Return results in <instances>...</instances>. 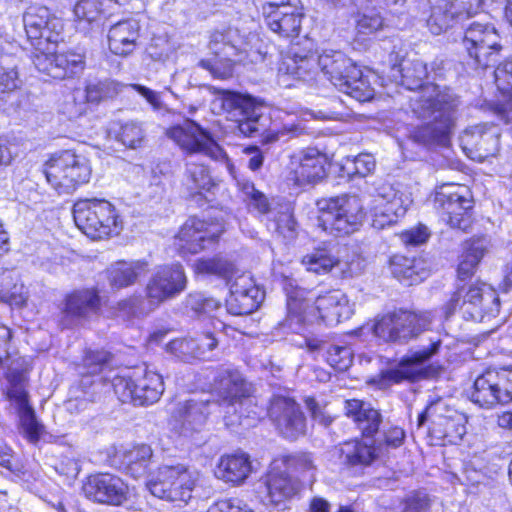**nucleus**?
I'll list each match as a JSON object with an SVG mask.
<instances>
[{"label": "nucleus", "mask_w": 512, "mask_h": 512, "mask_svg": "<svg viewBox=\"0 0 512 512\" xmlns=\"http://www.w3.org/2000/svg\"><path fill=\"white\" fill-rule=\"evenodd\" d=\"M392 71L393 77H397L396 73L401 76V85L415 91L410 98L413 114L427 121L414 132V140L447 146L454 124V110L458 105L457 97L448 88L441 89L432 83L424 85L428 72L420 59H404L399 65L394 64Z\"/></svg>", "instance_id": "obj_1"}, {"label": "nucleus", "mask_w": 512, "mask_h": 512, "mask_svg": "<svg viewBox=\"0 0 512 512\" xmlns=\"http://www.w3.org/2000/svg\"><path fill=\"white\" fill-rule=\"evenodd\" d=\"M28 39L33 47L32 60L40 72L53 78L72 77L84 68L80 53H57L63 30L62 20L46 7L30 8L23 16Z\"/></svg>", "instance_id": "obj_2"}, {"label": "nucleus", "mask_w": 512, "mask_h": 512, "mask_svg": "<svg viewBox=\"0 0 512 512\" xmlns=\"http://www.w3.org/2000/svg\"><path fill=\"white\" fill-rule=\"evenodd\" d=\"M285 289L288 313L283 327L293 333L302 334L306 325L320 321L334 326L353 315V308L341 290H330L315 297L291 282Z\"/></svg>", "instance_id": "obj_3"}, {"label": "nucleus", "mask_w": 512, "mask_h": 512, "mask_svg": "<svg viewBox=\"0 0 512 512\" xmlns=\"http://www.w3.org/2000/svg\"><path fill=\"white\" fill-rule=\"evenodd\" d=\"M211 106L214 113L225 114L229 120L235 122L241 134L247 137H260L264 144L280 141L294 131L293 127L267 129L269 119L263 116L261 107L251 97L236 92L218 91Z\"/></svg>", "instance_id": "obj_4"}, {"label": "nucleus", "mask_w": 512, "mask_h": 512, "mask_svg": "<svg viewBox=\"0 0 512 512\" xmlns=\"http://www.w3.org/2000/svg\"><path fill=\"white\" fill-rule=\"evenodd\" d=\"M346 415L357 423L359 429L366 438L378 431L381 416L380 413L360 400L345 401ZM381 453L380 447L376 448L373 441H355L345 443L341 448L343 462L349 466L369 465Z\"/></svg>", "instance_id": "obj_5"}, {"label": "nucleus", "mask_w": 512, "mask_h": 512, "mask_svg": "<svg viewBox=\"0 0 512 512\" xmlns=\"http://www.w3.org/2000/svg\"><path fill=\"white\" fill-rule=\"evenodd\" d=\"M213 390L227 404L228 409H233L234 412H237L238 408L242 412L244 408L254 406V400L249 397V384L236 369H220L214 378ZM263 414V409L255 405V409L249 411L245 417L242 415L225 416V423L229 427L237 425L249 427L254 425Z\"/></svg>", "instance_id": "obj_6"}, {"label": "nucleus", "mask_w": 512, "mask_h": 512, "mask_svg": "<svg viewBox=\"0 0 512 512\" xmlns=\"http://www.w3.org/2000/svg\"><path fill=\"white\" fill-rule=\"evenodd\" d=\"M77 227L93 240L107 239L120 234L123 219L118 209L105 199H82L73 207Z\"/></svg>", "instance_id": "obj_7"}, {"label": "nucleus", "mask_w": 512, "mask_h": 512, "mask_svg": "<svg viewBox=\"0 0 512 512\" xmlns=\"http://www.w3.org/2000/svg\"><path fill=\"white\" fill-rule=\"evenodd\" d=\"M318 225L329 234L349 235L362 225L365 213L361 199L356 195L322 198L316 203Z\"/></svg>", "instance_id": "obj_8"}, {"label": "nucleus", "mask_w": 512, "mask_h": 512, "mask_svg": "<svg viewBox=\"0 0 512 512\" xmlns=\"http://www.w3.org/2000/svg\"><path fill=\"white\" fill-rule=\"evenodd\" d=\"M112 386L121 402L134 405L153 404L164 392L162 376L147 367L122 370L112 378Z\"/></svg>", "instance_id": "obj_9"}, {"label": "nucleus", "mask_w": 512, "mask_h": 512, "mask_svg": "<svg viewBox=\"0 0 512 512\" xmlns=\"http://www.w3.org/2000/svg\"><path fill=\"white\" fill-rule=\"evenodd\" d=\"M459 308L466 319L484 322L498 315L500 300L497 292L486 283L462 285L452 295L445 307V315L449 317Z\"/></svg>", "instance_id": "obj_10"}, {"label": "nucleus", "mask_w": 512, "mask_h": 512, "mask_svg": "<svg viewBox=\"0 0 512 512\" xmlns=\"http://www.w3.org/2000/svg\"><path fill=\"white\" fill-rule=\"evenodd\" d=\"M47 182L59 194H70L91 177V166L86 157L72 150L53 154L45 163Z\"/></svg>", "instance_id": "obj_11"}, {"label": "nucleus", "mask_w": 512, "mask_h": 512, "mask_svg": "<svg viewBox=\"0 0 512 512\" xmlns=\"http://www.w3.org/2000/svg\"><path fill=\"white\" fill-rule=\"evenodd\" d=\"M198 480V473L184 465H163L149 475L146 487L150 493L169 502L188 503Z\"/></svg>", "instance_id": "obj_12"}, {"label": "nucleus", "mask_w": 512, "mask_h": 512, "mask_svg": "<svg viewBox=\"0 0 512 512\" xmlns=\"http://www.w3.org/2000/svg\"><path fill=\"white\" fill-rule=\"evenodd\" d=\"M431 323V313L421 314L396 310L377 316L368 329L383 342L405 343L420 334Z\"/></svg>", "instance_id": "obj_13"}, {"label": "nucleus", "mask_w": 512, "mask_h": 512, "mask_svg": "<svg viewBox=\"0 0 512 512\" xmlns=\"http://www.w3.org/2000/svg\"><path fill=\"white\" fill-rule=\"evenodd\" d=\"M15 364H20L21 371L17 367H11L7 374L8 386L6 389L7 398L15 406L19 423L24 437L31 443H37L44 435L45 428L37 420L35 411L29 404L27 383V362L18 359Z\"/></svg>", "instance_id": "obj_14"}, {"label": "nucleus", "mask_w": 512, "mask_h": 512, "mask_svg": "<svg viewBox=\"0 0 512 512\" xmlns=\"http://www.w3.org/2000/svg\"><path fill=\"white\" fill-rule=\"evenodd\" d=\"M167 136L188 154H202L215 161L223 162L230 175L234 176V166L225 151L213 140L210 134L192 120L169 128Z\"/></svg>", "instance_id": "obj_15"}, {"label": "nucleus", "mask_w": 512, "mask_h": 512, "mask_svg": "<svg viewBox=\"0 0 512 512\" xmlns=\"http://www.w3.org/2000/svg\"><path fill=\"white\" fill-rule=\"evenodd\" d=\"M255 39H257L256 35L250 34L244 37L236 29H229L225 33H214L210 48L214 51L215 58L202 60L200 65L210 71L215 78H228L233 71L231 57L237 55L238 52H247L248 48H252V41Z\"/></svg>", "instance_id": "obj_16"}, {"label": "nucleus", "mask_w": 512, "mask_h": 512, "mask_svg": "<svg viewBox=\"0 0 512 512\" xmlns=\"http://www.w3.org/2000/svg\"><path fill=\"white\" fill-rule=\"evenodd\" d=\"M426 420L431 421V436L440 441L441 445L457 444L466 434V415L448 407L442 401L430 404L419 415V425H422Z\"/></svg>", "instance_id": "obj_17"}, {"label": "nucleus", "mask_w": 512, "mask_h": 512, "mask_svg": "<svg viewBox=\"0 0 512 512\" xmlns=\"http://www.w3.org/2000/svg\"><path fill=\"white\" fill-rule=\"evenodd\" d=\"M463 45L476 67L486 68L497 61L502 50L501 36L494 25L473 21L465 30Z\"/></svg>", "instance_id": "obj_18"}, {"label": "nucleus", "mask_w": 512, "mask_h": 512, "mask_svg": "<svg viewBox=\"0 0 512 512\" xmlns=\"http://www.w3.org/2000/svg\"><path fill=\"white\" fill-rule=\"evenodd\" d=\"M470 398L483 408L511 402L512 368L486 370L475 379Z\"/></svg>", "instance_id": "obj_19"}, {"label": "nucleus", "mask_w": 512, "mask_h": 512, "mask_svg": "<svg viewBox=\"0 0 512 512\" xmlns=\"http://www.w3.org/2000/svg\"><path fill=\"white\" fill-rule=\"evenodd\" d=\"M187 286V276L179 263L165 264L155 268L146 285L149 311L181 294Z\"/></svg>", "instance_id": "obj_20"}, {"label": "nucleus", "mask_w": 512, "mask_h": 512, "mask_svg": "<svg viewBox=\"0 0 512 512\" xmlns=\"http://www.w3.org/2000/svg\"><path fill=\"white\" fill-rule=\"evenodd\" d=\"M224 231V224L215 221L189 218L174 237L173 245L178 253L185 257L201 252L214 243Z\"/></svg>", "instance_id": "obj_21"}, {"label": "nucleus", "mask_w": 512, "mask_h": 512, "mask_svg": "<svg viewBox=\"0 0 512 512\" xmlns=\"http://www.w3.org/2000/svg\"><path fill=\"white\" fill-rule=\"evenodd\" d=\"M217 406L216 402L202 398L180 401L171 413L169 428L180 437H192L194 433L203 429L208 415Z\"/></svg>", "instance_id": "obj_22"}, {"label": "nucleus", "mask_w": 512, "mask_h": 512, "mask_svg": "<svg viewBox=\"0 0 512 512\" xmlns=\"http://www.w3.org/2000/svg\"><path fill=\"white\" fill-rule=\"evenodd\" d=\"M471 194L467 186L445 183L437 187L434 203L443 212L444 220L452 227L465 230L469 219L467 211L471 208Z\"/></svg>", "instance_id": "obj_23"}, {"label": "nucleus", "mask_w": 512, "mask_h": 512, "mask_svg": "<svg viewBox=\"0 0 512 512\" xmlns=\"http://www.w3.org/2000/svg\"><path fill=\"white\" fill-rule=\"evenodd\" d=\"M373 200L370 204L372 213V225L377 229H383L404 216L411 199L396 191L391 185L383 183L375 188Z\"/></svg>", "instance_id": "obj_24"}, {"label": "nucleus", "mask_w": 512, "mask_h": 512, "mask_svg": "<svg viewBox=\"0 0 512 512\" xmlns=\"http://www.w3.org/2000/svg\"><path fill=\"white\" fill-rule=\"evenodd\" d=\"M329 159L317 148H306L291 155L287 167V180L297 186L316 183L326 175Z\"/></svg>", "instance_id": "obj_25"}, {"label": "nucleus", "mask_w": 512, "mask_h": 512, "mask_svg": "<svg viewBox=\"0 0 512 512\" xmlns=\"http://www.w3.org/2000/svg\"><path fill=\"white\" fill-rule=\"evenodd\" d=\"M84 496L97 503L120 506L128 499L127 484L109 473L90 475L82 485Z\"/></svg>", "instance_id": "obj_26"}, {"label": "nucleus", "mask_w": 512, "mask_h": 512, "mask_svg": "<svg viewBox=\"0 0 512 512\" xmlns=\"http://www.w3.org/2000/svg\"><path fill=\"white\" fill-rule=\"evenodd\" d=\"M500 130L495 125L478 124L462 133L460 144L472 160L482 162L499 151Z\"/></svg>", "instance_id": "obj_27"}, {"label": "nucleus", "mask_w": 512, "mask_h": 512, "mask_svg": "<svg viewBox=\"0 0 512 512\" xmlns=\"http://www.w3.org/2000/svg\"><path fill=\"white\" fill-rule=\"evenodd\" d=\"M227 283L230 285V296L226 300V307L230 314L246 315L258 309L264 294L249 274L237 272Z\"/></svg>", "instance_id": "obj_28"}, {"label": "nucleus", "mask_w": 512, "mask_h": 512, "mask_svg": "<svg viewBox=\"0 0 512 512\" xmlns=\"http://www.w3.org/2000/svg\"><path fill=\"white\" fill-rule=\"evenodd\" d=\"M265 24L281 37H297L301 30L303 12L291 2L266 3L262 6Z\"/></svg>", "instance_id": "obj_29"}, {"label": "nucleus", "mask_w": 512, "mask_h": 512, "mask_svg": "<svg viewBox=\"0 0 512 512\" xmlns=\"http://www.w3.org/2000/svg\"><path fill=\"white\" fill-rule=\"evenodd\" d=\"M268 415L285 438L295 439L305 433L303 413L290 398L275 397L268 409Z\"/></svg>", "instance_id": "obj_30"}, {"label": "nucleus", "mask_w": 512, "mask_h": 512, "mask_svg": "<svg viewBox=\"0 0 512 512\" xmlns=\"http://www.w3.org/2000/svg\"><path fill=\"white\" fill-rule=\"evenodd\" d=\"M299 481L282 470L279 460L275 461L266 478L264 504L272 506L284 504L299 491Z\"/></svg>", "instance_id": "obj_31"}, {"label": "nucleus", "mask_w": 512, "mask_h": 512, "mask_svg": "<svg viewBox=\"0 0 512 512\" xmlns=\"http://www.w3.org/2000/svg\"><path fill=\"white\" fill-rule=\"evenodd\" d=\"M470 0H433L426 23L430 32L440 35L452 26L453 21L467 11Z\"/></svg>", "instance_id": "obj_32"}, {"label": "nucleus", "mask_w": 512, "mask_h": 512, "mask_svg": "<svg viewBox=\"0 0 512 512\" xmlns=\"http://www.w3.org/2000/svg\"><path fill=\"white\" fill-rule=\"evenodd\" d=\"M317 52L311 49L293 47L290 54L284 58L279 71L304 81L311 80L316 75Z\"/></svg>", "instance_id": "obj_33"}, {"label": "nucleus", "mask_w": 512, "mask_h": 512, "mask_svg": "<svg viewBox=\"0 0 512 512\" xmlns=\"http://www.w3.org/2000/svg\"><path fill=\"white\" fill-rule=\"evenodd\" d=\"M140 25L135 19L119 21L108 31V45L110 51L118 56L131 54L137 45Z\"/></svg>", "instance_id": "obj_34"}, {"label": "nucleus", "mask_w": 512, "mask_h": 512, "mask_svg": "<svg viewBox=\"0 0 512 512\" xmlns=\"http://www.w3.org/2000/svg\"><path fill=\"white\" fill-rule=\"evenodd\" d=\"M355 64L343 52L323 49L317 55L320 72L337 88L344 86V78Z\"/></svg>", "instance_id": "obj_35"}, {"label": "nucleus", "mask_w": 512, "mask_h": 512, "mask_svg": "<svg viewBox=\"0 0 512 512\" xmlns=\"http://www.w3.org/2000/svg\"><path fill=\"white\" fill-rule=\"evenodd\" d=\"M252 462L248 454L236 452L220 457L217 464L216 476L233 485L242 484L252 473Z\"/></svg>", "instance_id": "obj_36"}, {"label": "nucleus", "mask_w": 512, "mask_h": 512, "mask_svg": "<svg viewBox=\"0 0 512 512\" xmlns=\"http://www.w3.org/2000/svg\"><path fill=\"white\" fill-rule=\"evenodd\" d=\"M439 342L433 343L430 348L415 352L412 356L403 359L396 367L384 372V377L392 382L404 379L415 380L423 373L424 363L438 350Z\"/></svg>", "instance_id": "obj_37"}, {"label": "nucleus", "mask_w": 512, "mask_h": 512, "mask_svg": "<svg viewBox=\"0 0 512 512\" xmlns=\"http://www.w3.org/2000/svg\"><path fill=\"white\" fill-rule=\"evenodd\" d=\"M152 456V449L146 444L123 447L116 453L120 465L135 479L147 474Z\"/></svg>", "instance_id": "obj_38"}, {"label": "nucleus", "mask_w": 512, "mask_h": 512, "mask_svg": "<svg viewBox=\"0 0 512 512\" xmlns=\"http://www.w3.org/2000/svg\"><path fill=\"white\" fill-rule=\"evenodd\" d=\"M494 77L500 93L495 113L506 124L512 123V59L499 65L494 71Z\"/></svg>", "instance_id": "obj_39"}, {"label": "nucleus", "mask_w": 512, "mask_h": 512, "mask_svg": "<svg viewBox=\"0 0 512 512\" xmlns=\"http://www.w3.org/2000/svg\"><path fill=\"white\" fill-rule=\"evenodd\" d=\"M148 271L145 260H119L107 269V279L112 288L122 289L135 284Z\"/></svg>", "instance_id": "obj_40"}, {"label": "nucleus", "mask_w": 512, "mask_h": 512, "mask_svg": "<svg viewBox=\"0 0 512 512\" xmlns=\"http://www.w3.org/2000/svg\"><path fill=\"white\" fill-rule=\"evenodd\" d=\"M184 185L191 197H202L207 193H213L217 184L212 178L209 169L201 163L189 161L186 164Z\"/></svg>", "instance_id": "obj_41"}, {"label": "nucleus", "mask_w": 512, "mask_h": 512, "mask_svg": "<svg viewBox=\"0 0 512 512\" xmlns=\"http://www.w3.org/2000/svg\"><path fill=\"white\" fill-rule=\"evenodd\" d=\"M100 298L94 289L75 291L66 298L65 313L73 317L86 318L97 313Z\"/></svg>", "instance_id": "obj_42"}, {"label": "nucleus", "mask_w": 512, "mask_h": 512, "mask_svg": "<svg viewBox=\"0 0 512 512\" xmlns=\"http://www.w3.org/2000/svg\"><path fill=\"white\" fill-rule=\"evenodd\" d=\"M486 251L487 240L485 238L471 239L464 243L463 254L457 270L460 281H464L473 275Z\"/></svg>", "instance_id": "obj_43"}, {"label": "nucleus", "mask_w": 512, "mask_h": 512, "mask_svg": "<svg viewBox=\"0 0 512 512\" xmlns=\"http://www.w3.org/2000/svg\"><path fill=\"white\" fill-rule=\"evenodd\" d=\"M337 89L360 102L369 101L374 96V89L362 70L354 65L344 78V86Z\"/></svg>", "instance_id": "obj_44"}, {"label": "nucleus", "mask_w": 512, "mask_h": 512, "mask_svg": "<svg viewBox=\"0 0 512 512\" xmlns=\"http://www.w3.org/2000/svg\"><path fill=\"white\" fill-rule=\"evenodd\" d=\"M283 471L289 475L301 479L302 481L312 482L316 474V466L310 454L299 453L283 457L279 461Z\"/></svg>", "instance_id": "obj_45"}, {"label": "nucleus", "mask_w": 512, "mask_h": 512, "mask_svg": "<svg viewBox=\"0 0 512 512\" xmlns=\"http://www.w3.org/2000/svg\"><path fill=\"white\" fill-rule=\"evenodd\" d=\"M115 139L127 148L140 147L145 139L142 125L135 121L115 122L110 128Z\"/></svg>", "instance_id": "obj_46"}, {"label": "nucleus", "mask_w": 512, "mask_h": 512, "mask_svg": "<svg viewBox=\"0 0 512 512\" xmlns=\"http://www.w3.org/2000/svg\"><path fill=\"white\" fill-rule=\"evenodd\" d=\"M102 3L99 0H78L73 8L74 21L81 30L98 25L102 15Z\"/></svg>", "instance_id": "obj_47"}, {"label": "nucleus", "mask_w": 512, "mask_h": 512, "mask_svg": "<svg viewBox=\"0 0 512 512\" xmlns=\"http://www.w3.org/2000/svg\"><path fill=\"white\" fill-rule=\"evenodd\" d=\"M391 273L404 285H414L425 278V273L420 272L415 261L402 256H395L391 260Z\"/></svg>", "instance_id": "obj_48"}, {"label": "nucleus", "mask_w": 512, "mask_h": 512, "mask_svg": "<svg viewBox=\"0 0 512 512\" xmlns=\"http://www.w3.org/2000/svg\"><path fill=\"white\" fill-rule=\"evenodd\" d=\"M88 103L85 100V92L82 89H75L65 95L59 103V112L68 119L73 120L86 114Z\"/></svg>", "instance_id": "obj_49"}, {"label": "nucleus", "mask_w": 512, "mask_h": 512, "mask_svg": "<svg viewBox=\"0 0 512 512\" xmlns=\"http://www.w3.org/2000/svg\"><path fill=\"white\" fill-rule=\"evenodd\" d=\"M121 90V85L113 80L91 82L86 86L85 100L87 103H99L115 97Z\"/></svg>", "instance_id": "obj_50"}, {"label": "nucleus", "mask_w": 512, "mask_h": 512, "mask_svg": "<svg viewBox=\"0 0 512 512\" xmlns=\"http://www.w3.org/2000/svg\"><path fill=\"white\" fill-rule=\"evenodd\" d=\"M195 270L200 274L216 275L231 281V278L237 274L234 266L221 258L199 259L195 264Z\"/></svg>", "instance_id": "obj_51"}, {"label": "nucleus", "mask_w": 512, "mask_h": 512, "mask_svg": "<svg viewBox=\"0 0 512 512\" xmlns=\"http://www.w3.org/2000/svg\"><path fill=\"white\" fill-rule=\"evenodd\" d=\"M336 263L337 259L326 248L315 249L302 259L306 269L317 274L329 272Z\"/></svg>", "instance_id": "obj_52"}, {"label": "nucleus", "mask_w": 512, "mask_h": 512, "mask_svg": "<svg viewBox=\"0 0 512 512\" xmlns=\"http://www.w3.org/2000/svg\"><path fill=\"white\" fill-rule=\"evenodd\" d=\"M11 331L8 327L0 325V367L7 368L6 375L10 372V368L17 367L21 371L20 364H15L18 359H23L27 362V371L29 370V361L25 357L18 356L17 353L11 350L10 346Z\"/></svg>", "instance_id": "obj_53"}, {"label": "nucleus", "mask_w": 512, "mask_h": 512, "mask_svg": "<svg viewBox=\"0 0 512 512\" xmlns=\"http://www.w3.org/2000/svg\"><path fill=\"white\" fill-rule=\"evenodd\" d=\"M240 191L244 196V200L248 202V206L260 214H266L269 211V202L266 196L258 191L254 184L248 180L238 181Z\"/></svg>", "instance_id": "obj_54"}, {"label": "nucleus", "mask_w": 512, "mask_h": 512, "mask_svg": "<svg viewBox=\"0 0 512 512\" xmlns=\"http://www.w3.org/2000/svg\"><path fill=\"white\" fill-rule=\"evenodd\" d=\"M326 361L334 369L345 371L353 362V351L346 345H330L326 350Z\"/></svg>", "instance_id": "obj_55"}, {"label": "nucleus", "mask_w": 512, "mask_h": 512, "mask_svg": "<svg viewBox=\"0 0 512 512\" xmlns=\"http://www.w3.org/2000/svg\"><path fill=\"white\" fill-rule=\"evenodd\" d=\"M187 306L197 315H209L221 309V302L215 298L207 297L203 293H193L187 298Z\"/></svg>", "instance_id": "obj_56"}, {"label": "nucleus", "mask_w": 512, "mask_h": 512, "mask_svg": "<svg viewBox=\"0 0 512 512\" xmlns=\"http://www.w3.org/2000/svg\"><path fill=\"white\" fill-rule=\"evenodd\" d=\"M167 351L182 360L193 358L192 355H203V347L196 346V341L190 339H174L167 343Z\"/></svg>", "instance_id": "obj_57"}, {"label": "nucleus", "mask_w": 512, "mask_h": 512, "mask_svg": "<svg viewBox=\"0 0 512 512\" xmlns=\"http://www.w3.org/2000/svg\"><path fill=\"white\" fill-rule=\"evenodd\" d=\"M19 87V76L16 67L8 63V59L0 60V97Z\"/></svg>", "instance_id": "obj_58"}, {"label": "nucleus", "mask_w": 512, "mask_h": 512, "mask_svg": "<svg viewBox=\"0 0 512 512\" xmlns=\"http://www.w3.org/2000/svg\"><path fill=\"white\" fill-rule=\"evenodd\" d=\"M109 358V353L104 350L88 351L83 359L86 373L92 375L100 372Z\"/></svg>", "instance_id": "obj_59"}, {"label": "nucleus", "mask_w": 512, "mask_h": 512, "mask_svg": "<svg viewBox=\"0 0 512 512\" xmlns=\"http://www.w3.org/2000/svg\"><path fill=\"white\" fill-rule=\"evenodd\" d=\"M17 280L13 281L10 288H8L7 295H3L0 300L9 303L12 306L22 307L26 304L28 298L27 289L22 283H18Z\"/></svg>", "instance_id": "obj_60"}, {"label": "nucleus", "mask_w": 512, "mask_h": 512, "mask_svg": "<svg viewBox=\"0 0 512 512\" xmlns=\"http://www.w3.org/2000/svg\"><path fill=\"white\" fill-rule=\"evenodd\" d=\"M207 512H254V511L242 500L234 498V499L220 500V501L212 504L208 508Z\"/></svg>", "instance_id": "obj_61"}, {"label": "nucleus", "mask_w": 512, "mask_h": 512, "mask_svg": "<svg viewBox=\"0 0 512 512\" xmlns=\"http://www.w3.org/2000/svg\"><path fill=\"white\" fill-rule=\"evenodd\" d=\"M383 19L378 13L363 14L357 21V30L361 34H371L383 27Z\"/></svg>", "instance_id": "obj_62"}, {"label": "nucleus", "mask_w": 512, "mask_h": 512, "mask_svg": "<svg viewBox=\"0 0 512 512\" xmlns=\"http://www.w3.org/2000/svg\"><path fill=\"white\" fill-rule=\"evenodd\" d=\"M353 171L355 174L365 177L372 173L376 167V161L373 155L361 153L352 160Z\"/></svg>", "instance_id": "obj_63"}, {"label": "nucleus", "mask_w": 512, "mask_h": 512, "mask_svg": "<svg viewBox=\"0 0 512 512\" xmlns=\"http://www.w3.org/2000/svg\"><path fill=\"white\" fill-rule=\"evenodd\" d=\"M276 230L285 238H293L296 232V221L293 215L287 210L282 212L275 221Z\"/></svg>", "instance_id": "obj_64"}]
</instances>
